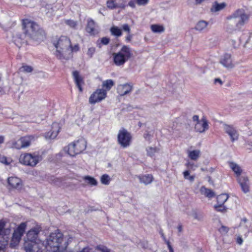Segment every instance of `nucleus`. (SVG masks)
<instances>
[{"label":"nucleus","instance_id":"nucleus-1","mask_svg":"<svg viewBox=\"0 0 252 252\" xmlns=\"http://www.w3.org/2000/svg\"><path fill=\"white\" fill-rule=\"evenodd\" d=\"M12 42L20 48L29 41L37 42L42 41L45 38V32L36 23L28 19L23 20L22 28H16L11 32Z\"/></svg>","mask_w":252,"mask_h":252},{"label":"nucleus","instance_id":"nucleus-2","mask_svg":"<svg viewBox=\"0 0 252 252\" xmlns=\"http://www.w3.org/2000/svg\"><path fill=\"white\" fill-rule=\"evenodd\" d=\"M53 44L56 48L54 54L61 60H69L73 57V53L80 49L78 44L72 45L70 38L66 36H61L53 40Z\"/></svg>","mask_w":252,"mask_h":252},{"label":"nucleus","instance_id":"nucleus-3","mask_svg":"<svg viewBox=\"0 0 252 252\" xmlns=\"http://www.w3.org/2000/svg\"><path fill=\"white\" fill-rule=\"evenodd\" d=\"M250 17V14L246 12L244 9H236L225 18L226 32L230 35L233 34L236 31L240 30L248 23Z\"/></svg>","mask_w":252,"mask_h":252},{"label":"nucleus","instance_id":"nucleus-4","mask_svg":"<svg viewBox=\"0 0 252 252\" xmlns=\"http://www.w3.org/2000/svg\"><path fill=\"white\" fill-rule=\"evenodd\" d=\"M72 238L63 240V235L58 230L50 234L46 241V249L50 252H64Z\"/></svg>","mask_w":252,"mask_h":252},{"label":"nucleus","instance_id":"nucleus-5","mask_svg":"<svg viewBox=\"0 0 252 252\" xmlns=\"http://www.w3.org/2000/svg\"><path fill=\"white\" fill-rule=\"evenodd\" d=\"M41 156L36 153H24L19 157V162L25 165L35 167L42 160Z\"/></svg>","mask_w":252,"mask_h":252},{"label":"nucleus","instance_id":"nucleus-6","mask_svg":"<svg viewBox=\"0 0 252 252\" xmlns=\"http://www.w3.org/2000/svg\"><path fill=\"white\" fill-rule=\"evenodd\" d=\"M27 226V222H23L18 225L14 229L9 244L11 248H14L18 246L22 237L25 232Z\"/></svg>","mask_w":252,"mask_h":252},{"label":"nucleus","instance_id":"nucleus-7","mask_svg":"<svg viewBox=\"0 0 252 252\" xmlns=\"http://www.w3.org/2000/svg\"><path fill=\"white\" fill-rule=\"evenodd\" d=\"M113 55L114 63L117 65H121L131 57V53L129 47L124 45L119 52Z\"/></svg>","mask_w":252,"mask_h":252},{"label":"nucleus","instance_id":"nucleus-8","mask_svg":"<svg viewBox=\"0 0 252 252\" xmlns=\"http://www.w3.org/2000/svg\"><path fill=\"white\" fill-rule=\"evenodd\" d=\"M87 146V143L84 139H80L69 144L67 147V152L70 156L81 153Z\"/></svg>","mask_w":252,"mask_h":252},{"label":"nucleus","instance_id":"nucleus-9","mask_svg":"<svg viewBox=\"0 0 252 252\" xmlns=\"http://www.w3.org/2000/svg\"><path fill=\"white\" fill-rule=\"evenodd\" d=\"M42 228L40 225L35 224L26 233V238L28 242H37L39 234L42 231Z\"/></svg>","mask_w":252,"mask_h":252},{"label":"nucleus","instance_id":"nucleus-10","mask_svg":"<svg viewBox=\"0 0 252 252\" xmlns=\"http://www.w3.org/2000/svg\"><path fill=\"white\" fill-rule=\"evenodd\" d=\"M131 136L126 130H120L118 135V143L123 148H126L130 145Z\"/></svg>","mask_w":252,"mask_h":252},{"label":"nucleus","instance_id":"nucleus-11","mask_svg":"<svg viewBox=\"0 0 252 252\" xmlns=\"http://www.w3.org/2000/svg\"><path fill=\"white\" fill-rule=\"evenodd\" d=\"M107 93L103 89H97L92 94L89 98V103L94 104L105 99Z\"/></svg>","mask_w":252,"mask_h":252},{"label":"nucleus","instance_id":"nucleus-12","mask_svg":"<svg viewBox=\"0 0 252 252\" xmlns=\"http://www.w3.org/2000/svg\"><path fill=\"white\" fill-rule=\"evenodd\" d=\"M237 181L240 185L242 191L246 193L250 191V183L248 177L246 174L237 178Z\"/></svg>","mask_w":252,"mask_h":252},{"label":"nucleus","instance_id":"nucleus-13","mask_svg":"<svg viewBox=\"0 0 252 252\" xmlns=\"http://www.w3.org/2000/svg\"><path fill=\"white\" fill-rule=\"evenodd\" d=\"M220 63L223 66L227 69H232L234 66L231 55L228 53H225L221 56Z\"/></svg>","mask_w":252,"mask_h":252},{"label":"nucleus","instance_id":"nucleus-14","mask_svg":"<svg viewBox=\"0 0 252 252\" xmlns=\"http://www.w3.org/2000/svg\"><path fill=\"white\" fill-rule=\"evenodd\" d=\"M8 185L13 189L21 190L23 187V184L21 179L17 177H10L7 179Z\"/></svg>","mask_w":252,"mask_h":252},{"label":"nucleus","instance_id":"nucleus-15","mask_svg":"<svg viewBox=\"0 0 252 252\" xmlns=\"http://www.w3.org/2000/svg\"><path fill=\"white\" fill-rule=\"evenodd\" d=\"M6 223V220H0V238H3L5 242L7 243L11 229L9 227L5 228Z\"/></svg>","mask_w":252,"mask_h":252},{"label":"nucleus","instance_id":"nucleus-16","mask_svg":"<svg viewBox=\"0 0 252 252\" xmlns=\"http://www.w3.org/2000/svg\"><path fill=\"white\" fill-rule=\"evenodd\" d=\"M223 128L225 132L229 135L232 141L238 139L239 137L238 132L232 126L224 124L223 125Z\"/></svg>","mask_w":252,"mask_h":252},{"label":"nucleus","instance_id":"nucleus-17","mask_svg":"<svg viewBox=\"0 0 252 252\" xmlns=\"http://www.w3.org/2000/svg\"><path fill=\"white\" fill-rule=\"evenodd\" d=\"M60 126L58 123H54L52 125V129L45 134V138L48 139H55L58 134Z\"/></svg>","mask_w":252,"mask_h":252},{"label":"nucleus","instance_id":"nucleus-18","mask_svg":"<svg viewBox=\"0 0 252 252\" xmlns=\"http://www.w3.org/2000/svg\"><path fill=\"white\" fill-rule=\"evenodd\" d=\"M86 30L87 32L91 35H94L99 32V30L96 26L94 21L91 19L88 20Z\"/></svg>","mask_w":252,"mask_h":252},{"label":"nucleus","instance_id":"nucleus-19","mask_svg":"<svg viewBox=\"0 0 252 252\" xmlns=\"http://www.w3.org/2000/svg\"><path fill=\"white\" fill-rule=\"evenodd\" d=\"M195 130L196 132L202 133L208 129V125L206 119H202L195 124Z\"/></svg>","mask_w":252,"mask_h":252},{"label":"nucleus","instance_id":"nucleus-20","mask_svg":"<svg viewBox=\"0 0 252 252\" xmlns=\"http://www.w3.org/2000/svg\"><path fill=\"white\" fill-rule=\"evenodd\" d=\"M132 87L129 84L120 85L117 87L118 94L121 95H124L131 92Z\"/></svg>","mask_w":252,"mask_h":252},{"label":"nucleus","instance_id":"nucleus-21","mask_svg":"<svg viewBox=\"0 0 252 252\" xmlns=\"http://www.w3.org/2000/svg\"><path fill=\"white\" fill-rule=\"evenodd\" d=\"M229 164L230 167L234 172L237 178L244 174L242 168L239 165L234 162H230Z\"/></svg>","mask_w":252,"mask_h":252},{"label":"nucleus","instance_id":"nucleus-22","mask_svg":"<svg viewBox=\"0 0 252 252\" xmlns=\"http://www.w3.org/2000/svg\"><path fill=\"white\" fill-rule=\"evenodd\" d=\"M25 250L26 252H38L39 250L37 242L31 243L26 242L25 243Z\"/></svg>","mask_w":252,"mask_h":252},{"label":"nucleus","instance_id":"nucleus-23","mask_svg":"<svg viewBox=\"0 0 252 252\" xmlns=\"http://www.w3.org/2000/svg\"><path fill=\"white\" fill-rule=\"evenodd\" d=\"M73 76L75 82V84L78 87L79 91L82 92L83 91L82 85L84 84L83 78L80 76L79 72L77 71L73 72Z\"/></svg>","mask_w":252,"mask_h":252},{"label":"nucleus","instance_id":"nucleus-24","mask_svg":"<svg viewBox=\"0 0 252 252\" xmlns=\"http://www.w3.org/2000/svg\"><path fill=\"white\" fill-rule=\"evenodd\" d=\"M188 157L190 159L196 161L201 156V151L200 150H188L187 151Z\"/></svg>","mask_w":252,"mask_h":252},{"label":"nucleus","instance_id":"nucleus-25","mask_svg":"<svg viewBox=\"0 0 252 252\" xmlns=\"http://www.w3.org/2000/svg\"><path fill=\"white\" fill-rule=\"evenodd\" d=\"M136 177L139 180L140 183L145 185L151 184L153 181V177L151 174L137 176Z\"/></svg>","mask_w":252,"mask_h":252},{"label":"nucleus","instance_id":"nucleus-26","mask_svg":"<svg viewBox=\"0 0 252 252\" xmlns=\"http://www.w3.org/2000/svg\"><path fill=\"white\" fill-rule=\"evenodd\" d=\"M34 140V137L32 135L24 136L20 139L23 148L29 147Z\"/></svg>","mask_w":252,"mask_h":252},{"label":"nucleus","instance_id":"nucleus-27","mask_svg":"<svg viewBox=\"0 0 252 252\" xmlns=\"http://www.w3.org/2000/svg\"><path fill=\"white\" fill-rule=\"evenodd\" d=\"M227 6L225 2L219 3L215 1L213 3L210 10L212 12H217L224 9Z\"/></svg>","mask_w":252,"mask_h":252},{"label":"nucleus","instance_id":"nucleus-28","mask_svg":"<svg viewBox=\"0 0 252 252\" xmlns=\"http://www.w3.org/2000/svg\"><path fill=\"white\" fill-rule=\"evenodd\" d=\"M107 7L110 9H116L117 8H124L125 5L124 3H118L115 0H108L106 2Z\"/></svg>","mask_w":252,"mask_h":252},{"label":"nucleus","instance_id":"nucleus-29","mask_svg":"<svg viewBox=\"0 0 252 252\" xmlns=\"http://www.w3.org/2000/svg\"><path fill=\"white\" fill-rule=\"evenodd\" d=\"M200 192L208 198L214 197L216 195L212 190L207 189L204 186L201 187Z\"/></svg>","mask_w":252,"mask_h":252},{"label":"nucleus","instance_id":"nucleus-30","mask_svg":"<svg viewBox=\"0 0 252 252\" xmlns=\"http://www.w3.org/2000/svg\"><path fill=\"white\" fill-rule=\"evenodd\" d=\"M208 26V22L206 21L201 20L197 23L194 28L195 30L201 32L206 29Z\"/></svg>","mask_w":252,"mask_h":252},{"label":"nucleus","instance_id":"nucleus-31","mask_svg":"<svg viewBox=\"0 0 252 252\" xmlns=\"http://www.w3.org/2000/svg\"><path fill=\"white\" fill-rule=\"evenodd\" d=\"M114 84V82L112 80L109 79L103 81L102 86L103 88L105 89L103 90H106V92L107 93V91H109Z\"/></svg>","mask_w":252,"mask_h":252},{"label":"nucleus","instance_id":"nucleus-32","mask_svg":"<svg viewBox=\"0 0 252 252\" xmlns=\"http://www.w3.org/2000/svg\"><path fill=\"white\" fill-rule=\"evenodd\" d=\"M83 180L85 181L88 184L92 186H96L97 185V181L96 180L91 176H85L83 177Z\"/></svg>","mask_w":252,"mask_h":252},{"label":"nucleus","instance_id":"nucleus-33","mask_svg":"<svg viewBox=\"0 0 252 252\" xmlns=\"http://www.w3.org/2000/svg\"><path fill=\"white\" fill-rule=\"evenodd\" d=\"M229 195L227 194L223 193L218 195L217 197V204L223 205L228 199Z\"/></svg>","mask_w":252,"mask_h":252},{"label":"nucleus","instance_id":"nucleus-34","mask_svg":"<svg viewBox=\"0 0 252 252\" xmlns=\"http://www.w3.org/2000/svg\"><path fill=\"white\" fill-rule=\"evenodd\" d=\"M151 29L155 33H161L164 31V28L161 25L154 24L151 26Z\"/></svg>","mask_w":252,"mask_h":252},{"label":"nucleus","instance_id":"nucleus-35","mask_svg":"<svg viewBox=\"0 0 252 252\" xmlns=\"http://www.w3.org/2000/svg\"><path fill=\"white\" fill-rule=\"evenodd\" d=\"M110 32L113 35L119 37L122 35V32L121 29L116 26H113L110 29Z\"/></svg>","mask_w":252,"mask_h":252},{"label":"nucleus","instance_id":"nucleus-36","mask_svg":"<svg viewBox=\"0 0 252 252\" xmlns=\"http://www.w3.org/2000/svg\"><path fill=\"white\" fill-rule=\"evenodd\" d=\"M100 180L102 184L108 185L111 181V178L108 174H104L100 177Z\"/></svg>","mask_w":252,"mask_h":252},{"label":"nucleus","instance_id":"nucleus-37","mask_svg":"<svg viewBox=\"0 0 252 252\" xmlns=\"http://www.w3.org/2000/svg\"><path fill=\"white\" fill-rule=\"evenodd\" d=\"M42 11L49 17H50L53 15V13L54 11L52 6L50 5H47L45 7H43Z\"/></svg>","mask_w":252,"mask_h":252},{"label":"nucleus","instance_id":"nucleus-38","mask_svg":"<svg viewBox=\"0 0 252 252\" xmlns=\"http://www.w3.org/2000/svg\"><path fill=\"white\" fill-rule=\"evenodd\" d=\"M34 3V0H19V4L26 6H33Z\"/></svg>","mask_w":252,"mask_h":252},{"label":"nucleus","instance_id":"nucleus-39","mask_svg":"<svg viewBox=\"0 0 252 252\" xmlns=\"http://www.w3.org/2000/svg\"><path fill=\"white\" fill-rule=\"evenodd\" d=\"M214 208L216 211L221 213H225L227 211V208L224 205V204L220 205L217 204L214 206Z\"/></svg>","mask_w":252,"mask_h":252},{"label":"nucleus","instance_id":"nucleus-40","mask_svg":"<svg viewBox=\"0 0 252 252\" xmlns=\"http://www.w3.org/2000/svg\"><path fill=\"white\" fill-rule=\"evenodd\" d=\"M184 177L185 179L189 180L190 182H193L195 179V175H190L189 170H186L183 172Z\"/></svg>","mask_w":252,"mask_h":252},{"label":"nucleus","instance_id":"nucleus-41","mask_svg":"<svg viewBox=\"0 0 252 252\" xmlns=\"http://www.w3.org/2000/svg\"><path fill=\"white\" fill-rule=\"evenodd\" d=\"M230 43L234 48L237 49L240 46L241 41L240 39L237 38L235 39H230Z\"/></svg>","mask_w":252,"mask_h":252},{"label":"nucleus","instance_id":"nucleus-42","mask_svg":"<svg viewBox=\"0 0 252 252\" xmlns=\"http://www.w3.org/2000/svg\"><path fill=\"white\" fill-rule=\"evenodd\" d=\"M33 70L32 67L31 66L25 65H23L20 68V70L21 72L25 73L31 72Z\"/></svg>","mask_w":252,"mask_h":252},{"label":"nucleus","instance_id":"nucleus-43","mask_svg":"<svg viewBox=\"0 0 252 252\" xmlns=\"http://www.w3.org/2000/svg\"><path fill=\"white\" fill-rule=\"evenodd\" d=\"M96 250L100 252H111V250L103 245H98L96 247Z\"/></svg>","mask_w":252,"mask_h":252},{"label":"nucleus","instance_id":"nucleus-44","mask_svg":"<svg viewBox=\"0 0 252 252\" xmlns=\"http://www.w3.org/2000/svg\"><path fill=\"white\" fill-rule=\"evenodd\" d=\"M147 152L148 155L152 156L157 152V148L151 147H148L147 148Z\"/></svg>","mask_w":252,"mask_h":252},{"label":"nucleus","instance_id":"nucleus-45","mask_svg":"<svg viewBox=\"0 0 252 252\" xmlns=\"http://www.w3.org/2000/svg\"><path fill=\"white\" fill-rule=\"evenodd\" d=\"M0 162L5 165H9L10 163L11 160L8 159L6 157L2 156H0Z\"/></svg>","mask_w":252,"mask_h":252},{"label":"nucleus","instance_id":"nucleus-46","mask_svg":"<svg viewBox=\"0 0 252 252\" xmlns=\"http://www.w3.org/2000/svg\"><path fill=\"white\" fill-rule=\"evenodd\" d=\"M218 230L221 234H226L228 232L229 228L227 227L222 225Z\"/></svg>","mask_w":252,"mask_h":252},{"label":"nucleus","instance_id":"nucleus-47","mask_svg":"<svg viewBox=\"0 0 252 252\" xmlns=\"http://www.w3.org/2000/svg\"><path fill=\"white\" fill-rule=\"evenodd\" d=\"M12 148L17 149H20L21 148H23L22 145L21 143L20 142V139H19L18 141H15L12 144Z\"/></svg>","mask_w":252,"mask_h":252},{"label":"nucleus","instance_id":"nucleus-48","mask_svg":"<svg viewBox=\"0 0 252 252\" xmlns=\"http://www.w3.org/2000/svg\"><path fill=\"white\" fill-rule=\"evenodd\" d=\"M95 51L94 47H90L88 49L87 54L89 58H92Z\"/></svg>","mask_w":252,"mask_h":252},{"label":"nucleus","instance_id":"nucleus-49","mask_svg":"<svg viewBox=\"0 0 252 252\" xmlns=\"http://www.w3.org/2000/svg\"><path fill=\"white\" fill-rule=\"evenodd\" d=\"M192 217L198 220H201L203 219V216L201 214H198L196 212L192 214Z\"/></svg>","mask_w":252,"mask_h":252},{"label":"nucleus","instance_id":"nucleus-50","mask_svg":"<svg viewBox=\"0 0 252 252\" xmlns=\"http://www.w3.org/2000/svg\"><path fill=\"white\" fill-rule=\"evenodd\" d=\"M66 24L71 28H75L76 26V22L71 20H67Z\"/></svg>","mask_w":252,"mask_h":252},{"label":"nucleus","instance_id":"nucleus-51","mask_svg":"<svg viewBox=\"0 0 252 252\" xmlns=\"http://www.w3.org/2000/svg\"><path fill=\"white\" fill-rule=\"evenodd\" d=\"M9 91V88L8 86H4L3 88L0 86V94H5Z\"/></svg>","mask_w":252,"mask_h":252},{"label":"nucleus","instance_id":"nucleus-52","mask_svg":"<svg viewBox=\"0 0 252 252\" xmlns=\"http://www.w3.org/2000/svg\"><path fill=\"white\" fill-rule=\"evenodd\" d=\"M123 30L125 32H127L128 33L130 32V28L128 24H125L122 26Z\"/></svg>","mask_w":252,"mask_h":252},{"label":"nucleus","instance_id":"nucleus-53","mask_svg":"<svg viewBox=\"0 0 252 252\" xmlns=\"http://www.w3.org/2000/svg\"><path fill=\"white\" fill-rule=\"evenodd\" d=\"M149 0H136V2L139 5H144L148 3Z\"/></svg>","mask_w":252,"mask_h":252},{"label":"nucleus","instance_id":"nucleus-54","mask_svg":"<svg viewBox=\"0 0 252 252\" xmlns=\"http://www.w3.org/2000/svg\"><path fill=\"white\" fill-rule=\"evenodd\" d=\"M110 41V39L106 37H104L101 38V42L104 45H107Z\"/></svg>","mask_w":252,"mask_h":252},{"label":"nucleus","instance_id":"nucleus-55","mask_svg":"<svg viewBox=\"0 0 252 252\" xmlns=\"http://www.w3.org/2000/svg\"><path fill=\"white\" fill-rule=\"evenodd\" d=\"M247 44H250V45L251 46V47H252V34L249 36V38L247 40V41L245 43V45Z\"/></svg>","mask_w":252,"mask_h":252},{"label":"nucleus","instance_id":"nucleus-56","mask_svg":"<svg viewBox=\"0 0 252 252\" xmlns=\"http://www.w3.org/2000/svg\"><path fill=\"white\" fill-rule=\"evenodd\" d=\"M217 83H219L220 85H222L223 84V82L220 78H216L214 80V84H216Z\"/></svg>","mask_w":252,"mask_h":252},{"label":"nucleus","instance_id":"nucleus-57","mask_svg":"<svg viewBox=\"0 0 252 252\" xmlns=\"http://www.w3.org/2000/svg\"><path fill=\"white\" fill-rule=\"evenodd\" d=\"M132 38V34L129 33H128V35L126 37V40L127 42H130L131 40V39Z\"/></svg>","mask_w":252,"mask_h":252},{"label":"nucleus","instance_id":"nucleus-58","mask_svg":"<svg viewBox=\"0 0 252 252\" xmlns=\"http://www.w3.org/2000/svg\"><path fill=\"white\" fill-rule=\"evenodd\" d=\"M187 166L190 169H192L194 166H195L194 165V164L193 163L189 162L186 164Z\"/></svg>","mask_w":252,"mask_h":252},{"label":"nucleus","instance_id":"nucleus-59","mask_svg":"<svg viewBox=\"0 0 252 252\" xmlns=\"http://www.w3.org/2000/svg\"><path fill=\"white\" fill-rule=\"evenodd\" d=\"M243 239L240 236H238L237 238V243L239 244V245H241L242 243H243Z\"/></svg>","mask_w":252,"mask_h":252},{"label":"nucleus","instance_id":"nucleus-60","mask_svg":"<svg viewBox=\"0 0 252 252\" xmlns=\"http://www.w3.org/2000/svg\"><path fill=\"white\" fill-rule=\"evenodd\" d=\"M192 120L194 122H196V123H198V121H200L198 120V116L197 115L193 116L192 117Z\"/></svg>","mask_w":252,"mask_h":252},{"label":"nucleus","instance_id":"nucleus-61","mask_svg":"<svg viewBox=\"0 0 252 252\" xmlns=\"http://www.w3.org/2000/svg\"><path fill=\"white\" fill-rule=\"evenodd\" d=\"M7 1L11 2L16 4H19V0H5Z\"/></svg>","mask_w":252,"mask_h":252},{"label":"nucleus","instance_id":"nucleus-62","mask_svg":"<svg viewBox=\"0 0 252 252\" xmlns=\"http://www.w3.org/2000/svg\"><path fill=\"white\" fill-rule=\"evenodd\" d=\"M167 244L168 245V249H169V250L170 251L171 250H173V249L172 248V247H171V246L170 245V243L169 241H167Z\"/></svg>","mask_w":252,"mask_h":252},{"label":"nucleus","instance_id":"nucleus-63","mask_svg":"<svg viewBox=\"0 0 252 252\" xmlns=\"http://www.w3.org/2000/svg\"><path fill=\"white\" fill-rule=\"evenodd\" d=\"M4 142V137L0 136V144H2Z\"/></svg>","mask_w":252,"mask_h":252},{"label":"nucleus","instance_id":"nucleus-64","mask_svg":"<svg viewBox=\"0 0 252 252\" xmlns=\"http://www.w3.org/2000/svg\"><path fill=\"white\" fill-rule=\"evenodd\" d=\"M149 137H150V135L149 134V133H146V134H144V137L146 139H149Z\"/></svg>","mask_w":252,"mask_h":252}]
</instances>
